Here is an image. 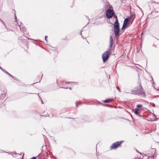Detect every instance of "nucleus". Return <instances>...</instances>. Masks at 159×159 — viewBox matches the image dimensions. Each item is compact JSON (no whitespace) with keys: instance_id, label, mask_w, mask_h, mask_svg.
<instances>
[{"instance_id":"obj_1","label":"nucleus","mask_w":159,"mask_h":159,"mask_svg":"<svg viewBox=\"0 0 159 159\" xmlns=\"http://www.w3.org/2000/svg\"><path fill=\"white\" fill-rule=\"evenodd\" d=\"M136 89L133 91V93L136 94H138L141 96L145 97L146 95L145 92H144L143 88L141 84L135 88Z\"/></svg>"},{"instance_id":"obj_2","label":"nucleus","mask_w":159,"mask_h":159,"mask_svg":"<svg viewBox=\"0 0 159 159\" xmlns=\"http://www.w3.org/2000/svg\"><path fill=\"white\" fill-rule=\"evenodd\" d=\"M114 32L116 36L118 37L120 35L119 24L118 20H116L114 25Z\"/></svg>"},{"instance_id":"obj_3","label":"nucleus","mask_w":159,"mask_h":159,"mask_svg":"<svg viewBox=\"0 0 159 159\" xmlns=\"http://www.w3.org/2000/svg\"><path fill=\"white\" fill-rule=\"evenodd\" d=\"M134 16H131L129 18H126L124 20L123 24L122 27L121 28L122 30L125 29L126 27L129 25L128 22L131 19H133L132 20H134Z\"/></svg>"},{"instance_id":"obj_4","label":"nucleus","mask_w":159,"mask_h":159,"mask_svg":"<svg viewBox=\"0 0 159 159\" xmlns=\"http://www.w3.org/2000/svg\"><path fill=\"white\" fill-rule=\"evenodd\" d=\"M110 53L108 51H106L102 55V58L103 63H105L108 59Z\"/></svg>"},{"instance_id":"obj_5","label":"nucleus","mask_w":159,"mask_h":159,"mask_svg":"<svg viewBox=\"0 0 159 159\" xmlns=\"http://www.w3.org/2000/svg\"><path fill=\"white\" fill-rule=\"evenodd\" d=\"M114 14V11L111 9H108L106 11V16L109 19L111 18Z\"/></svg>"},{"instance_id":"obj_6","label":"nucleus","mask_w":159,"mask_h":159,"mask_svg":"<svg viewBox=\"0 0 159 159\" xmlns=\"http://www.w3.org/2000/svg\"><path fill=\"white\" fill-rule=\"evenodd\" d=\"M122 142V141H117L114 143L111 146V148H115L118 147L121 144Z\"/></svg>"},{"instance_id":"obj_7","label":"nucleus","mask_w":159,"mask_h":159,"mask_svg":"<svg viewBox=\"0 0 159 159\" xmlns=\"http://www.w3.org/2000/svg\"><path fill=\"white\" fill-rule=\"evenodd\" d=\"M139 111V109L138 108H136L134 110V113L136 115L138 114V111Z\"/></svg>"},{"instance_id":"obj_8","label":"nucleus","mask_w":159,"mask_h":159,"mask_svg":"<svg viewBox=\"0 0 159 159\" xmlns=\"http://www.w3.org/2000/svg\"><path fill=\"white\" fill-rule=\"evenodd\" d=\"M139 111V109L138 108H136L134 110V113L136 115L138 114V111Z\"/></svg>"},{"instance_id":"obj_9","label":"nucleus","mask_w":159,"mask_h":159,"mask_svg":"<svg viewBox=\"0 0 159 159\" xmlns=\"http://www.w3.org/2000/svg\"><path fill=\"white\" fill-rule=\"evenodd\" d=\"M113 100V99H107V100H104V102L105 103L109 102H110L112 101Z\"/></svg>"},{"instance_id":"obj_10","label":"nucleus","mask_w":159,"mask_h":159,"mask_svg":"<svg viewBox=\"0 0 159 159\" xmlns=\"http://www.w3.org/2000/svg\"><path fill=\"white\" fill-rule=\"evenodd\" d=\"M110 47L111 48L113 43V40H110Z\"/></svg>"},{"instance_id":"obj_11","label":"nucleus","mask_w":159,"mask_h":159,"mask_svg":"<svg viewBox=\"0 0 159 159\" xmlns=\"http://www.w3.org/2000/svg\"><path fill=\"white\" fill-rule=\"evenodd\" d=\"M142 107V105L141 104L137 105V107Z\"/></svg>"},{"instance_id":"obj_12","label":"nucleus","mask_w":159,"mask_h":159,"mask_svg":"<svg viewBox=\"0 0 159 159\" xmlns=\"http://www.w3.org/2000/svg\"><path fill=\"white\" fill-rule=\"evenodd\" d=\"M114 17L116 18V20H118L117 19V17L116 16H114Z\"/></svg>"},{"instance_id":"obj_13","label":"nucleus","mask_w":159,"mask_h":159,"mask_svg":"<svg viewBox=\"0 0 159 159\" xmlns=\"http://www.w3.org/2000/svg\"><path fill=\"white\" fill-rule=\"evenodd\" d=\"M110 40H113L112 37L111 36H110Z\"/></svg>"},{"instance_id":"obj_14","label":"nucleus","mask_w":159,"mask_h":159,"mask_svg":"<svg viewBox=\"0 0 159 159\" xmlns=\"http://www.w3.org/2000/svg\"><path fill=\"white\" fill-rule=\"evenodd\" d=\"M36 157H33V158H31L30 159H36Z\"/></svg>"},{"instance_id":"obj_15","label":"nucleus","mask_w":159,"mask_h":159,"mask_svg":"<svg viewBox=\"0 0 159 159\" xmlns=\"http://www.w3.org/2000/svg\"><path fill=\"white\" fill-rule=\"evenodd\" d=\"M152 106L153 107H155V105L153 103H152Z\"/></svg>"},{"instance_id":"obj_16","label":"nucleus","mask_w":159,"mask_h":159,"mask_svg":"<svg viewBox=\"0 0 159 159\" xmlns=\"http://www.w3.org/2000/svg\"><path fill=\"white\" fill-rule=\"evenodd\" d=\"M117 89H118V91H119V92H120V89H119V88L118 87H117Z\"/></svg>"},{"instance_id":"obj_17","label":"nucleus","mask_w":159,"mask_h":159,"mask_svg":"<svg viewBox=\"0 0 159 159\" xmlns=\"http://www.w3.org/2000/svg\"><path fill=\"white\" fill-rule=\"evenodd\" d=\"M135 159H141V158L140 157H138V159L135 158Z\"/></svg>"},{"instance_id":"obj_18","label":"nucleus","mask_w":159,"mask_h":159,"mask_svg":"<svg viewBox=\"0 0 159 159\" xmlns=\"http://www.w3.org/2000/svg\"><path fill=\"white\" fill-rule=\"evenodd\" d=\"M47 36H45V40L46 41H47V39H47Z\"/></svg>"},{"instance_id":"obj_19","label":"nucleus","mask_w":159,"mask_h":159,"mask_svg":"<svg viewBox=\"0 0 159 159\" xmlns=\"http://www.w3.org/2000/svg\"><path fill=\"white\" fill-rule=\"evenodd\" d=\"M15 18H16V15H15Z\"/></svg>"}]
</instances>
